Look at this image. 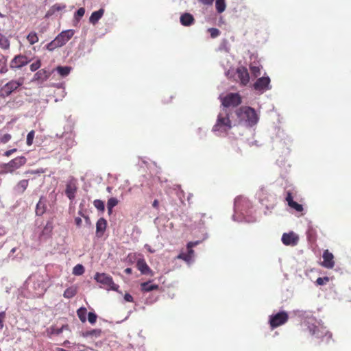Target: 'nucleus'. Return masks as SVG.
Here are the masks:
<instances>
[{"label": "nucleus", "mask_w": 351, "mask_h": 351, "mask_svg": "<svg viewBox=\"0 0 351 351\" xmlns=\"http://www.w3.org/2000/svg\"><path fill=\"white\" fill-rule=\"evenodd\" d=\"M232 128V123L229 113L226 109H223L217 116V121L213 128L214 132H217L219 136H225Z\"/></svg>", "instance_id": "f257e3e1"}, {"label": "nucleus", "mask_w": 351, "mask_h": 351, "mask_svg": "<svg viewBox=\"0 0 351 351\" xmlns=\"http://www.w3.org/2000/svg\"><path fill=\"white\" fill-rule=\"evenodd\" d=\"M74 34L73 29L62 31L54 40L47 44V49L49 51H53L56 48L64 45L73 36Z\"/></svg>", "instance_id": "f03ea898"}, {"label": "nucleus", "mask_w": 351, "mask_h": 351, "mask_svg": "<svg viewBox=\"0 0 351 351\" xmlns=\"http://www.w3.org/2000/svg\"><path fill=\"white\" fill-rule=\"evenodd\" d=\"M237 114L241 119L245 120L249 126H253L258 122V117L255 110L249 106H242L237 111Z\"/></svg>", "instance_id": "7ed1b4c3"}, {"label": "nucleus", "mask_w": 351, "mask_h": 351, "mask_svg": "<svg viewBox=\"0 0 351 351\" xmlns=\"http://www.w3.org/2000/svg\"><path fill=\"white\" fill-rule=\"evenodd\" d=\"M94 279L99 283L101 284L108 290H113L117 291L119 286L115 284L112 278L106 273H96Z\"/></svg>", "instance_id": "20e7f679"}, {"label": "nucleus", "mask_w": 351, "mask_h": 351, "mask_svg": "<svg viewBox=\"0 0 351 351\" xmlns=\"http://www.w3.org/2000/svg\"><path fill=\"white\" fill-rule=\"evenodd\" d=\"M26 161L27 160L24 156L16 157L11 160L9 162L3 165V170L1 173H12L16 169L24 165Z\"/></svg>", "instance_id": "39448f33"}, {"label": "nucleus", "mask_w": 351, "mask_h": 351, "mask_svg": "<svg viewBox=\"0 0 351 351\" xmlns=\"http://www.w3.org/2000/svg\"><path fill=\"white\" fill-rule=\"evenodd\" d=\"M23 84V78H19L17 80H11L8 82L0 89V96L3 98L8 97L12 92L22 86Z\"/></svg>", "instance_id": "423d86ee"}, {"label": "nucleus", "mask_w": 351, "mask_h": 351, "mask_svg": "<svg viewBox=\"0 0 351 351\" xmlns=\"http://www.w3.org/2000/svg\"><path fill=\"white\" fill-rule=\"evenodd\" d=\"M289 319V315L285 311H280L269 316V323L271 329L285 324Z\"/></svg>", "instance_id": "0eeeda50"}, {"label": "nucleus", "mask_w": 351, "mask_h": 351, "mask_svg": "<svg viewBox=\"0 0 351 351\" xmlns=\"http://www.w3.org/2000/svg\"><path fill=\"white\" fill-rule=\"evenodd\" d=\"M308 330L311 335L317 339H321L322 340H323L324 338L329 340L332 337V334L329 332L325 327L317 326L312 324L308 326Z\"/></svg>", "instance_id": "6e6552de"}, {"label": "nucleus", "mask_w": 351, "mask_h": 351, "mask_svg": "<svg viewBox=\"0 0 351 351\" xmlns=\"http://www.w3.org/2000/svg\"><path fill=\"white\" fill-rule=\"evenodd\" d=\"M221 101L225 108L235 107L241 104V97L239 93H229L222 98Z\"/></svg>", "instance_id": "1a4fd4ad"}, {"label": "nucleus", "mask_w": 351, "mask_h": 351, "mask_svg": "<svg viewBox=\"0 0 351 351\" xmlns=\"http://www.w3.org/2000/svg\"><path fill=\"white\" fill-rule=\"evenodd\" d=\"M31 60L25 55L19 54L15 56L10 61V67L12 69H21L30 62Z\"/></svg>", "instance_id": "9d476101"}, {"label": "nucleus", "mask_w": 351, "mask_h": 351, "mask_svg": "<svg viewBox=\"0 0 351 351\" xmlns=\"http://www.w3.org/2000/svg\"><path fill=\"white\" fill-rule=\"evenodd\" d=\"M299 241L298 236L293 232L284 233L282 236V242L285 245L295 246Z\"/></svg>", "instance_id": "9b49d317"}, {"label": "nucleus", "mask_w": 351, "mask_h": 351, "mask_svg": "<svg viewBox=\"0 0 351 351\" xmlns=\"http://www.w3.org/2000/svg\"><path fill=\"white\" fill-rule=\"evenodd\" d=\"M237 75L242 85L245 86L249 83L250 75L245 67H238L237 69Z\"/></svg>", "instance_id": "f8f14e48"}, {"label": "nucleus", "mask_w": 351, "mask_h": 351, "mask_svg": "<svg viewBox=\"0 0 351 351\" xmlns=\"http://www.w3.org/2000/svg\"><path fill=\"white\" fill-rule=\"evenodd\" d=\"M270 78L269 77H262L258 78L254 84V88L256 90L263 91L269 89Z\"/></svg>", "instance_id": "ddd939ff"}, {"label": "nucleus", "mask_w": 351, "mask_h": 351, "mask_svg": "<svg viewBox=\"0 0 351 351\" xmlns=\"http://www.w3.org/2000/svg\"><path fill=\"white\" fill-rule=\"evenodd\" d=\"M323 262L322 265L328 269H332L335 266L334 256L328 251V250H324L323 253Z\"/></svg>", "instance_id": "4468645a"}, {"label": "nucleus", "mask_w": 351, "mask_h": 351, "mask_svg": "<svg viewBox=\"0 0 351 351\" xmlns=\"http://www.w3.org/2000/svg\"><path fill=\"white\" fill-rule=\"evenodd\" d=\"M77 185L75 181L71 180L66 184L65 194L70 200H73L77 192Z\"/></svg>", "instance_id": "2eb2a0df"}, {"label": "nucleus", "mask_w": 351, "mask_h": 351, "mask_svg": "<svg viewBox=\"0 0 351 351\" xmlns=\"http://www.w3.org/2000/svg\"><path fill=\"white\" fill-rule=\"evenodd\" d=\"M136 267L142 274H150L153 276V272L147 264L144 258H139L136 261Z\"/></svg>", "instance_id": "dca6fc26"}, {"label": "nucleus", "mask_w": 351, "mask_h": 351, "mask_svg": "<svg viewBox=\"0 0 351 351\" xmlns=\"http://www.w3.org/2000/svg\"><path fill=\"white\" fill-rule=\"evenodd\" d=\"M107 227V221L104 218H100L98 219L96 223V234L98 237H101Z\"/></svg>", "instance_id": "f3484780"}, {"label": "nucleus", "mask_w": 351, "mask_h": 351, "mask_svg": "<svg viewBox=\"0 0 351 351\" xmlns=\"http://www.w3.org/2000/svg\"><path fill=\"white\" fill-rule=\"evenodd\" d=\"M195 22L194 17L189 13H184L180 16V23L184 26H190Z\"/></svg>", "instance_id": "a211bd4d"}, {"label": "nucleus", "mask_w": 351, "mask_h": 351, "mask_svg": "<svg viewBox=\"0 0 351 351\" xmlns=\"http://www.w3.org/2000/svg\"><path fill=\"white\" fill-rule=\"evenodd\" d=\"M66 8V5L64 3H56L52 5L46 13L45 17H49L53 15L56 12H60Z\"/></svg>", "instance_id": "6ab92c4d"}, {"label": "nucleus", "mask_w": 351, "mask_h": 351, "mask_svg": "<svg viewBox=\"0 0 351 351\" xmlns=\"http://www.w3.org/2000/svg\"><path fill=\"white\" fill-rule=\"evenodd\" d=\"M46 209L47 206L45 204V200H44L43 197H41L36 206V215L42 216L46 212Z\"/></svg>", "instance_id": "aec40b11"}, {"label": "nucleus", "mask_w": 351, "mask_h": 351, "mask_svg": "<svg viewBox=\"0 0 351 351\" xmlns=\"http://www.w3.org/2000/svg\"><path fill=\"white\" fill-rule=\"evenodd\" d=\"M104 13V10L102 8L99 9L97 11L93 12L89 18L90 23L93 25H95L99 21V20L103 16Z\"/></svg>", "instance_id": "412c9836"}, {"label": "nucleus", "mask_w": 351, "mask_h": 351, "mask_svg": "<svg viewBox=\"0 0 351 351\" xmlns=\"http://www.w3.org/2000/svg\"><path fill=\"white\" fill-rule=\"evenodd\" d=\"M101 334L102 330L101 329L96 328L82 332L81 335L85 338L88 337L98 338L101 337Z\"/></svg>", "instance_id": "4be33fe9"}, {"label": "nucleus", "mask_w": 351, "mask_h": 351, "mask_svg": "<svg viewBox=\"0 0 351 351\" xmlns=\"http://www.w3.org/2000/svg\"><path fill=\"white\" fill-rule=\"evenodd\" d=\"M262 66L258 61H254L250 64V69L252 74L254 77H258L261 75V69Z\"/></svg>", "instance_id": "5701e85b"}, {"label": "nucleus", "mask_w": 351, "mask_h": 351, "mask_svg": "<svg viewBox=\"0 0 351 351\" xmlns=\"http://www.w3.org/2000/svg\"><path fill=\"white\" fill-rule=\"evenodd\" d=\"M51 72L47 71L45 69L39 70L34 75V79L36 80L45 81L47 80L51 75Z\"/></svg>", "instance_id": "b1692460"}, {"label": "nucleus", "mask_w": 351, "mask_h": 351, "mask_svg": "<svg viewBox=\"0 0 351 351\" xmlns=\"http://www.w3.org/2000/svg\"><path fill=\"white\" fill-rule=\"evenodd\" d=\"M285 201L287 202V204H289L293 201V198L296 196L297 191L295 188H291L289 189H285Z\"/></svg>", "instance_id": "393cba45"}, {"label": "nucleus", "mask_w": 351, "mask_h": 351, "mask_svg": "<svg viewBox=\"0 0 351 351\" xmlns=\"http://www.w3.org/2000/svg\"><path fill=\"white\" fill-rule=\"evenodd\" d=\"M141 291L145 292H149L154 290H158L159 287L158 285H152L150 282H143L141 285Z\"/></svg>", "instance_id": "a878e982"}, {"label": "nucleus", "mask_w": 351, "mask_h": 351, "mask_svg": "<svg viewBox=\"0 0 351 351\" xmlns=\"http://www.w3.org/2000/svg\"><path fill=\"white\" fill-rule=\"evenodd\" d=\"M7 57L2 55L0 58V73L4 74L8 72V69L7 66Z\"/></svg>", "instance_id": "bb28decb"}, {"label": "nucleus", "mask_w": 351, "mask_h": 351, "mask_svg": "<svg viewBox=\"0 0 351 351\" xmlns=\"http://www.w3.org/2000/svg\"><path fill=\"white\" fill-rule=\"evenodd\" d=\"M76 294L77 289L75 287H70L64 291L63 296L65 298L70 299L74 297Z\"/></svg>", "instance_id": "cd10ccee"}, {"label": "nucleus", "mask_w": 351, "mask_h": 351, "mask_svg": "<svg viewBox=\"0 0 351 351\" xmlns=\"http://www.w3.org/2000/svg\"><path fill=\"white\" fill-rule=\"evenodd\" d=\"M10 40L4 35L0 33V48L6 50L10 48Z\"/></svg>", "instance_id": "c85d7f7f"}, {"label": "nucleus", "mask_w": 351, "mask_h": 351, "mask_svg": "<svg viewBox=\"0 0 351 351\" xmlns=\"http://www.w3.org/2000/svg\"><path fill=\"white\" fill-rule=\"evenodd\" d=\"M29 184L28 180H22L16 185V190L19 193H23Z\"/></svg>", "instance_id": "c756f323"}, {"label": "nucleus", "mask_w": 351, "mask_h": 351, "mask_svg": "<svg viewBox=\"0 0 351 351\" xmlns=\"http://www.w3.org/2000/svg\"><path fill=\"white\" fill-rule=\"evenodd\" d=\"M306 236H307V239L308 240L311 242V243H314L316 241V239H317V233H316V231L314 228H309L307 230V232H306Z\"/></svg>", "instance_id": "7c9ffc66"}, {"label": "nucleus", "mask_w": 351, "mask_h": 351, "mask_svg": "<svg viewBox=\"0 0 351 351\" xmlns=\"http://www.w3.org/2000/svg\"><path fill=\"white\" fill-rule=\"evenodd\" d=\"M87 310L85 307H81L77 311V315L80 320L84 323L86 321Z\"/></svg>", "instance_id": "2f4dec72"}, {"label": "nucleus", "mask_w": 351, "mask_h": 351, "mask_svg": "<svg viewBox=\"0 0 351 351\" xmlns=\"http://www.w3.org/2000/svg\"><path fill=\"white\" fill-rule=\"evenodd\" d=\"M27 40H28L30 45H34L38 42L39 38L37 34L35 32H31L27 36Z\"/></svg>", "instance_id": "473e14b6"}, {"label": "nucleus", "mask_w": 351, "mask_h": 351, "mask_svg": "<svg viewBox=\"0 0 351 351\" xmlns=\"http://www.w3.org/2000/svg\"><path fill=\"white\" fill-rule=\"evenodd\" d=\"M56 70L61 76L65 77L69 74L71 71V67L59 66L56 68Z\"/></svg>", "instance_id": "72a5a7b5"}, {"label": "nucleus", "mask_w": 351, "mask_h": 351, "mask_svg": "<svg viewBox=\"0 0 351 351\" xmlns=\"http://www.w3.org/2000/svg\"><path fill=\"white\" fill-rule=\"evenodd\" d=\"M215 7L219 13H222L226 7L225 0H216Z\"/></svg>", "instance_id": "f704fd0d"}, {"label": "nucleus", "mask_w": 351, "mask_h": 351, "mask_svg": "<svg viewBox=\"0 0 351 351\" xmlns=\"http://www.w3.org/2000/svg\"><path fill=\"white\" fill-rule=\"evenodd\" d=\"M84 273V267L81 264H77L73 269V274L75 276H80Z\"/></svg>", "instance_id": "c9c22d12"}, {"label": "nucleus", "mask_w": 351, "mask_h": 351, "mask_svg": "<svg viewBox=\"0 0 351 351\" xmlns=\"http://www.w3.org/2000/svg\"><path fill=\"white\" fill-rule=\"evenodd\" d=\"M93 205L98 210L102 213L105 210L104 202L101 199L94 200Z\"/></svg>", "instance_id": "e433bc0d"}, {"label": "nucleus", "mask_w": 351, "mask_h": 351, "mask_svg": "<svg viewBox=\"0 0 351 351\" xmlns=\"http://www.w3.org/2000/svg\"><path fill=\"white\" fill-rule=\"evenodd\" d=\"M288 206L294 209L297 212H302L304 210L303 206L302 204H300L294 201L291 202Z\"/></svg>", "instance_id": "4c0bfd02"}, {"label": "nucleus", "mask_w": 351, "mask_h": 351, "mask_svg": "<svg viewBox=\"0 0 351 351\" xmlns=\"http://www.w3.org/2000/svg\"><path fill=\"white\" fill-rule=\"evenodd\" d=\"M85 14V9L84 8H79L77 12L74 14V19L77 22H79L81 19V18Z\"/></svg>", "instance_id": "58836bf2"}, {"label": "nucleus", "mask_w": 351, "mask_h": 351, "mask_svg": "<svg viewBox=\"0 0 351 351\" xmlns=\"http://www.w3.org/2000/svg\"><path fill=\"white\" fill-rule=\"evenodd\" d=\"M34 136H35L34 130H32L27 134V141H26L27 145L30 146L33 144V140L34 138Z\"/></svg>", "instance_id": "ea45409f"}, {"label": "nucleus", "mask_w": 351, "mask_h": 351, "mask_svg": "<svg viewBox=\"0 0 351 351\" xmlns=\"http://www.w3.org/2000/svg\"><path fill=\"white\" fill-rule=\"evenodd\" d=\"M64 329H68V325H63L61 328H52L51 333L60 335Z\"/></svg>", "instance_id": "a19ab883"}, {"label": "nucleus", "mask_w": 351, "mask_h": 351, "mask_svg": "<svg viewBox=\"0 0 351 351\" xmlns=\"http://www.w3.org/2000/svg\"><path fill=\"white\" fill-rule=\"evenodd\" d=\"M119 203V201L115 197H110L107 202V207L114 208Z\"/></svg>", "instance_id": "79ce46f5"}, {"label": "nucleus", "mask_w": 351, "mask_h": 351, "mask_svg": "<svg viewBox=\"0 0 351 351\" xmlns=\"http://www.w3.org/2000/svg\"><path fill=\"white\" fill-rule=\"evenodd\" d=\"M177 259H182L186 262H189L191 259L190 258V254L187 253L181 252L176 257Z\"/></svg>", "instance_id": "37998d69"}, {"label": "nucleus", "mask_w": 351, "mask_h": 351, "mask_svg": "<svg viewBox=\"0 0 351 351\" xmlns=\"http://www.w3.org/2000/svg\"><path fill=\"white\" fill-rule=\"evenodd\" d=\"M208 32H210V36L213 38H217L220 34V31L218 29L214 27L209 28Z\"/></svg>", "instance_id": "c03bdc74"}, {"label": "nucleus", "mask_w": 351, "mask_h": 351, "mask_svg": "<svg viewBox=\"0 0 351 351\" xmlns=\"http://www.w3.org/2000/svg\"><path fill=\"white\" fill-rule=\"evenodd\" d=\"M97 315L95 313L89 312L88 314V320L91 324H94L97 321Z\"/></svg>", "instance_id": "a18cd8bd"}, {"label": "nucleus", "mask_w": 351, "mask_h": 351, "mask_svg": "<svg viewBox=\"0 0 351 351\" xmlns=\"http://www.w3.org/2000/svg\"><path fill=\"white\" fill-rule=\"evenodd\" d=\"M41 66V61L40 60H36L35 62L30 65V70L34 72L38 70Z\"/></svg>", "instance_id": "49530a36"}, {"label": "nucleus", "mask_w": 351, "mask_h": 351, "mask_svg": "<svg viewBox=\"0 0 351 351\" xmlns=\"http://www.w3.org/2000/svg\"><path fill=\"white\" fill-rule=\"evenodd\" d=\"M328 282H329V278L327 276L323 277V278L319 277L316 280V284L317 285H326Z\"/></svg>", "instance_id": "de8ad7c7"}, {"label": "nucleus", "mask_w": 351, "mask_h": 351, "mask_svg": "<svg viewBox=\"0 0 351 351\" xmlns=\"http://www.w3.org/2000/svg\"><path fill=\"white\" fill-rule=\"evenodd\" d=\"M5 317L6 313L5 311L0 312V330L3 328Z\"/></svg>", "instance_id": "09e8293b"}, {"label": "nucleus", "mask_w": 351, "mask_h": 351, "mask_svg": "<svg viewBox=\"0 0 351 351\" xmlns=\"http://www.w3.org/2000/svg\"><path fill=\"white\" fill-rule=\"evenodd\" d=\"M11 138L12 136L10 134H5L0 137V143L5 144L8 143Z\"/></svg>", "instance_id": "8fccbe9b"}, {"label": "nucleus", "mask_w": 351, "mask_h": 351, "mask_svg": "<svg viewBox=\"0 0 351 351\" xmlns=\"http://www.w3.org/2000/svg\"><path fill=\"white\" fill-rule=\"evenodd\" d=\"M195 245V243H193V242H189L187 244V250H188V252L187 254H190V258L192 259V257L193 256V254H194V251L192 249V247Z\"/></svg>", "instance_id": "3c124183"}, {"label": "nucleus", "mask_w": 351, "mask_h": 351, "mask_svg": "<svg viewBox=\"0 0 351 351\" xmlns=\"http://www.w3.org/2000/svg\"><path fill=\"white\" fill-rule=\"evenodd\" d=\"M17 151V149L16 148H14V149H10V150H8L6 151L5 153H4V156H10V155H12L13 153L16 152Z\"/></svg>", "instance_id": "603ef678"}, {"label": "nucleus", "mask_w": 351, "mask_h": 351, "mask_svg": "<svg viewBox=\"0 0 351 351\" xmlns=\"http://www.w3.org/2000/svg\"><path fill=\"white\" fill-rule=\"evenodd\" d=\"M124 299L127 302H133V297L130 293H125L124 295Z\"/></svg>", "instance_id": "864d4df0"}, {"label": "nucleus", "mask_w": 351, "mask_h": 351, "mask_svg": "<svg viewBox=\"0 0 351 351\" xmlns=\"http://www.w3.org/2000/svg\"><path fill=\"white\" fill-rule=\"evenodd\" d=\"M79 215L82 216L84 218L85 221H86V223H88L89 225L91 224L90 219L88 216L84 215L81 211L79 212Z\"/></svg>", "instance_id": "5fc2aeb1"}, {"label": "nucleus", "mask_w": 351, "mask_h": 351, "mask_svg": "<svg viewBox=\"0 0 351 351\" xmlns=\"http://www.w3.org/2000/svg\"><path fill=\"white\" fill-rule=\"evenodd\" d=\"M199 2L203 3L204 5H211L213 3L214 0H198Z\"/></svg>", "instance_id": "6e6d98bb"}, {"label": "nucleus", "mask_w": 351, "mask_h": 351, "mask_svg": "<svg viewBox=\"0 0 351 351\" xmlns=\"http://www.w3.org/2000/svg\"><path fill=\"white\" fill-rule=\"evenodd\" d=\"M75 223L77 227H80L82 226V220L80 217H75Z\"/></svg>", "instance_id": "4d7b16f0"}, {"label": "nucleus", "mask_w": 351, "mask_h": 351, "mask_svg": "<svg viewBox=\"0 0 351 351\" xmlns=\"http://www.w3.org/2000/svg\"><path fill=\"white\" fill-rule=\"evenodd\" d=\"M159 202L157 199H155L152 203V206L157 208L158 207Z\"/></svg>", "instance_id": "13d9d810"}, {"label": "nucleus", "mask_w": 351, "mask_h": 351, "mask_svg": "<svg viewBox=\"0 0 351 351\" xmlns=\"http://www.w3.org/2000/svg\"><path fill=\"white\" fill-rule=\"evenodd\" d=\"M124 272H125L126 274H131L132 273V268L128 267V268H126V269L124 270Z\"/></svg>", "instance_id": "bf43d9fd"}, {"label": "nucleus", "mask_w": 351, "mask_h": 351, "mask_svg": "<svg viewBox=\"0 0 351 351\" xmlns=\"http://www.w3.org/2000/svg\"><path fill=\"white\" fill-rule=\"evenodd\" d=\"M107 208H108V214L110 215L112 213L113 208H110V207H107Z\"/></svg>", "instance_id": "052dcab7"}, {"label": "nucleus", "mask_w": 351, "mask_h": 351, "mask_svg": "<svg viewBox=\"0 0 351 351\" xmlns=\"http://www.w3.org/2000/svg\"><path fill=\"white\" fill-rule=\"evenodd\" d=\"M15 251H16V248H13V249L11 250V252H12V253L15 252Z\"/></svg>", "instance_id": "680f3d73"}]
</instances>
